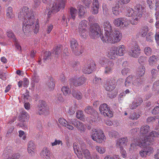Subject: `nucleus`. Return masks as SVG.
<instances>
[{"mask_svg":"<svg viewBox=\"0 0 159 159\" xmlns=\"http://www.w3.org/2000/svg\"><path fill=\"white\" fill-rule=\"evenodd\" d=\"M134 9V10L129 8L126 11V16L132 17L130 22L133 25H136L138 23L145 12L144 7L139 4H136Z\"/></svg>","mask_w":159,"mask_h":159,"instance_id":"f257e3e1","label":"nucleus"},{"mask_svg":"<svg viewBox=\"0 0 159 159\" xmlns=\"http://www.w3.org/2000/svg\"><path fill=\"white\" fill-rule=\"evenodd\" d=\"M158 136V133L157 132L152 131L147 137H144L140 139H134L132 141L130 149L132 150L134 149L137 145L141 147H146L149 145L151 142H153Z\"/></svg>","mask_w":159,"mask_h":159,"instance_id":"f03ea898","label":"nucleus"},{"mask_svg":"<svg viewBox=\"0 0 159 159\" xmlns=\"http://www.w3.org/2000/svg\"><path fill=\"white\" fill-rule=\"evenodd\" d=\"M122 34L120 31L115 30L102 36L101 38L104 42L114 43L119 42L122 38Z\"/></svg>","mask_w":159,"mask_h":159,"instance_id":"7ed1b4c3","label":"nucleus"},{"mask_svg":"<svg viewBox=\"0 0 159 159\" xmlns=\"http://www.w3.org/2000/svg\"><path fill=\"white\" fill-rule=\"evenodd\" d=\"M34 14L32 11L29 10L27 7H24L20 9L18 13V17L20 20H28L29 21H34Z\"/></svg>","mask_w":159,"mask_h":159,"instance_id":"20e7f679","label":"nucleus"},{"mask_svg":"<svg viewBox=\"0 0 159 159\" xmlns=\"http://www.w3.org/2000/svg\"><path fill=\"white\" fill-rule=\"evenodd\" d=\"M29 20H26L24 21L23 26V30L25 34L28 32L33 31L35 33H37L39 30V25L38 23L33 25L34 22H31Z\"/></svg>","mask_w":159,"mask_h":159,"instance_id":"39448f33","label":"nucleus"},{"mask_svg":"<svg viewBox=\"0 0 159 159\" xmlns=\"http://www.w3.org/2000/svg\"><path fill=\"white\" fill-rule=\"evenodd\" d=\"M66 1V0H55L52 4L49 5L48 16H50L52 13L58 12L61 8H64Z\"/></svg>","mask_w":159,"mask_h":159,"instance_id":"423d86ee","label":"nucleus"},{"mask_svg":"<svg viewBox=\"0 0 159 159\" xmlns=\"http://www.w3.org/2000/svg\"><path fill=\"white\" fill-rule=\"evenodd\" d=\"M99 63L102 65L105 66L104 72V74H109L112 73L115 65L113 61L106 57H102L100 59Z\"/></svg>","mask_w":159,"mask_h":159,"instance_id":"0eeeda50","label":"nucleus"},{"mask_svg":"<svg viewBox=\"0 0 159 159\" xmlns=\"http://www.w3.org/2000/svg\"><path fill=\"white\" fill-rule=\"evenodd\" d=\"M92 131L93 134L91 137L94 141L99 143H102L105 141L106 138L102 130H97L96 129H92Z\"/></svg>","mask_w":159,"mask_h":159,"instance_id":"6e6552de","label":"nucleus"},{"mask_svg":"<svg viewBox=\"0 0 159 159\" xmlns=\"http://www.w3.org/2000/svg\"><path fill=\"white\" fill-rule=\"evenodd\" d=\"M89 35L91 38L95 39L100 36L101 30L99 26L97 24L91 25L89 28Z\"/></svg>","mask_w":159,"mask_h":159,"instance_id":"1a4fd4ad","label":"nucleus"},{"mask_svg":"<svg viewBox=\"0 0 159 159\" xmlns=\"http://www.w3.org/2000/svg\"><path fill=\"white\" fill-rule=\"evenodd\" d=\"M137 146H139L140 147L143 148H144L141 149L139 152V155L140 156L142 157H146L147 155H149L151 153H152L153 151V149L152 148L150 147L149 145L147 146L146 147H141L139 145H137L135 148H134V149H136V147ZM130 147L129 148V150H132L131 149H130ZM134 150V149H133Z\"/></svg>","mask_w":159,"mask_h":159,"instance_id":"9d476101","label":"nucleus"},{"mask_svg":"<svg viewBox=\"0 0 159 159\" xmlns=\"http://www.w3.org/2000/svg\"><path fill=\"white\" fill-rule=\"evenodd\" d=\"M87 21L83 20L80 22L79 27V33L80 36L83 38H86L87 35L86 33Z\"/></svg>","mask_w":159,"mask_h":159,"instance_id":"9b49d317","label":"nucleus"},{"mask_svg":"<svg viewBox=\"0 0 159 159\" xmlns=\"http://www.w3.org/2000/svg\"><path fill=\"white\" fill-rule=\"evenodd\" d=\"M141 50L138 46H135L132 47L128 52L129 55L131 57L137 58L140 55Z\"/></svg>","mask_w":159,"mask_h":159,"instance_id":"f8f14e48","label":"nucleus"},{"mask_svg":"<svg viewBox=\"0 0 159 159\" xmlns=\"http://www.w3.org/2000/svg\"><path fill=\"white\" fill-rule=\"evenodd\" d=\"M70 43L71 50L75 55H79L82 53V52L79 51L78 44L75 39H71L70 40Z\"/></svg>","mask_w":159,"mask_h":159,"instance_id":"ddd939ff","label":"nucleus"},{"mask_svg":"<svg viewBox=\"0 0 159 159\" xmlns=\"http://www.w3.org/2000/svg\"><path fill=\"white\" fill-rule=\"evenodd\" d=\"M48 110V107L45 102L43 100H40L38 106L37 114L41 115L47 111Z\"/></svg>","mask_w":159,"mask_h":159,"instance_id":"4468645a","label":"nucleus"},{"mask_svg":"<svg viewBox=\"0 0 159 159\" xmlns=\"http://www.w3.org/2000/svg\"><path fill=\"white\" fill-rule=\"evenodd\" d=\"M114 25L117 27H126L129 25L125 19L119 18L115 19L113 22Z\"/></svg>","mask_w":159,"mask_h":159,"instance_id":"2eb2a0df","label":"nucleus"},{"mask_svg":"<svg viewBox=\"0 0 159 159\" xmlns=\"http://www.w3.org/2000/svg\"><path fill=\"white\" fill-rule=\"evenodd\" d=\"M113 80L115 81V82L110 81L109 80H107L106 81V83L104 85V87L105 89L107 91H111L113 90L116 87L115 79H113Z\"/></svg>","mask_w":159,"mask_h":159,"instance_id":"dca6fc26","label":"nucleus"},{"mask_svg":"<svg viewBox=\"0 0 159 159\" xmlns=\"http://www.w3.org/2000/svg\"><path fill=\"white\" fill-rule=\"evenodd\" d=\"M27 147L28 152L30 155L32 156H34L36 146L34 142L32 141H29L28 143Z\"/></svg>","mask_w":159,"mask_h":159,"instance_id":"f3484780","label":"nucleus"},{"mask_svg":"<svg viewBox=\"0 0 159 159\" xmlns=\"http://www.w3.org/2000/svg\"><path fill=\"white\" fill-rule=\"evenodd\" d=\"M95 65L93 62L85 66L83 69V72L85 74H89L92 73L95 68Z\"/></svg>","mask_w":159,"mask_h":159,"instance_id":"a211bd4d","label":"nucleus"},{"mask_svg":"<svg viewBox=\"0 0 159 159\" xmlns=\"http://www.w3.org/2000/svg\"><path fill=\"white\" fill-rule=\"evenodd\" d=\"M116 47H111L108 51V57L111 59H115L118 56Z\"/></svg>","mask_w":159,"mask_h":159,"instance_id":"6ab92c4d","label":"nucleus"},{"mask_svg":"<svg viewBox=\"0 0 159 159\" xmlns=\"http://www.w3.org/2000/svg\"><path fill=\"white\" fill-rule=\"evenodd\" d=\"M73 147L75 152L78 157L80 159H82L83 158V155L82 154L79 144L76 143H75L73 144Z\"/></svg>","mask_w":159,"mask_h":159,"instance_id":"aec40b11","label":"nucleus"},{"mask_svg":"<svg viewBox=\"0 0 159 159\" xmlns=\"http://www.w3.org/2000/svg\"><path fill=\"white\" fill-rule=\"evenodd\" d=\"M40 155L44 159H50V152L47 148H44L41 152Z\"/></svg>","mask_w":159,"mask_h":159,"instance_id":"412c9836","label":"nucleus"},{"mask_svg":"<svg viewBox=\"0 0 159 159\" xmlns=\"http://www.w3.org/2000/svg\"><path fill=\"white\" fill-rule=\"evenodd\" d=\"M143 102V99L141 98H139L133 102L132 104L129 106V108L131 109H135L137 107L140 105Z\"/></svg>","mask_w":159,"mask_h":159,"instance_id":"4be33fe9","label":"nucleus"},{"mask_svg":"<svg viewBox=\"0 0 159 159\" xmlns=\"http://www.w3.org/2000/svg\"><path fill=\"white\" fill-rule=\"evenodd\" d=\"M85 80L86 79L84 77H81L77 79L74 80L72 82L75 86H78L84 84Z\"/></svg>","mask_w":159,"mask_h":159,"instance_id":"5701e85b","label":"nucleus"},{"mask_svg":"<svg viewBox=\"0 0 159 159\" xmlns=\"http://www.w3.org/2000/svg\"><path fill=\"white\" fill-rule=\"evenodd\" d=\"M103 25L104 30L105 31L104 35L105 34H107V33H109L112 31V26L109 21H106L104 22Z\"/></svg>","mask_w":159,"mask_h":159,"instance_id":"b1692460","label":"nucleus"},{"mask_svg":"<svg viewBox=\"0 0 159 159\" xmlns=\"http://www.w3.org/2000/svg\"><path fill=\"white\" fill-rule=\"evenodd\" d=\"M58 121L60 124L63 126L66 127L70 130H72L74 129L73 126L68 123V121L64 119L60 118Z\"/></svg>","mask_w":159,"mask_h":159,"instance_id":"393cba45","label":"nucleus"},{"mask_svg":"<svg viewBox=\"0 0 159 159\" xmlns=\"http://www.w3.org/2000/svg\"><path fill=\"white\" fill-rule=\"evenodd\" d=\"M147 3L150 9H151L155 4L156 9H159V0H147Z\"/></svg>","mask_w":159,"mask_h":159,"instance_id":"a878e982","label":"nucleus"},{"mask_svg":"<svg viewBox=\"0 0 159 159\" xmlns=\"http://www.w3.org/2000/svg\"><path fill=\"white\" fill-rule=\"evenodd\" d=\"M127 142V138H123L118 139L116 143L117 147L119 148H123L126 145V143Z\"/></svg>","mask_w":159,"mask_h":159,"instance_id":"bb28decb","label":"nucleus"},{"mask_svg":"<svg viewBox=\"0 0 159 159\" xmlns=\"http://www.w3.org/2000/svg\"><path fill=\"white\" fill-rule=\"evenodd\" d=\"M149 126L148 125H145L141 126L140 129V134L145 137L149 132Z\"/></svg>","mask_w":159,"mask_h":159,"instance_id":"cd10ccee","label":"nucleus"},{"mask_svg":"<svg viewBox=\"0 0 159 159\" xmlns=\"http://www.w3.org/2000/svg\"><path fill=\"white\" fill-rule=\"evenodd\" d=\"M143 79L141 77H138L137 76L136 79L133 82L132 84L136 87L141 86L143 84Z\"/></svg>","mask_w":159,"mask_h":159,"instance_id":"c85d7f7f","label":"nucleus"},{"mask_svg":"<svg viewBox=\"0 0 159 159\" xmlns=\"http://www.w3.org/2000/svg\"><path fill=\"white\" fill-rule=\"evenodd\" d=\"M75 125L77 129L81 133L84 132L86 130V128L84 125V124L81 122L79 121H77V123Z\"/></svg>","mask_w":159,"mask_h":159,"instance_id":"c756f323","label":"nucleus"},{"mask_svg":"<svg viewBox=\"0 0 159 159\" xmlns=\"http://www.w3.org/2000/svg\"><path fill=\"white\" fill-rule=\"evenodd\" d=\"M29 116L28 113L25 111H23L19 117V120L24 122L28 120Z\"/></svg>","mask_w":159,"mask_h":159,"instance_id":"7c9ffc66","label":"nucleus"},{"mask_svg":"<svg viewBox=\"0 0 159 159\" xmlns=\"http://www.w3.org/2000/svg\"><path fill=\"white\" fill-rule=\"evenodd\" d=\"M116 50L118 56H123L126 52L125 46L123 45H120L117 47H116Z\"/></svg>","mask_w":159,"mask_h":159,"instance_id":"2f4dec72","label":"nucleus"},{"mask_svg":"<svg viewBox=\"0 0 159 159\" xmlns=\"http://www.w3.org/2000/svg\"><path fill=\"white\" fill-rule=\"evenodd\" d=\"M84 111L88 114L91 115H94L96 114V111L92 107L89 106L86 107Z\"/></svg>","mask_w":159,"mask_h":159,"instance_id":"473e14b6","label":"nucleus"},{"mask_svg":"<svg viewBox=\"0 0 159 159\" xmlns=\"http://www.w3.org/2000/svg\"><path fill=\"white\" fill-rule=\"evenodd\" d=\"M145 72V67L143 65H141L138 68L137 76H138V77H142L144 75Z\"/></svg>","mask_w":159,"mask_h":159,"instance_id":"72a5a7b5","label":"nucleus"},{"mask_svg":"<svg viewBox=\"0 0 159 159\" xmlns=\"http://www.w3.org/2000/svg\"><path fill=\"white\" fill-rule=\"evenodd\" d=\"M109 107L106 103H103L99 107V110L101 114L103 115H106V111H107Z\"/></svg>","mask_w":159,"mask_h":159,"instance_id":"f704fd0d","label":"nucleus"},{"mask_svg":"<svg viewBox=\"0 0 159 159\" xmlns=\"http://www.w3.org/2000/svg\"><path fill=\"white\" fill-rule=\"evenodd\" d=\"M158 60V58L157 56L152 55L148 59L149 64L151 66H153L156 64Z\"/></svg>","mask_w":159,"mask_h":159,"instance_id":"c9c22d12","label":"nucleus"},{"mask_svg":"<svg viewBox=\"0 0 159 159\" xmlns=\"http://www.w3.org/2000/svg\"><path fill=\"white\" fill-rule=\"evenodd\" d=\"M73 96L78 100L81 99L82 98V93L78 90H73L72 91Z\"/></svg>","mask_w":159,"mask_h":159,"instance_id":"e433bc0d","label":"nucleus"},{"mask_svg":"<svg viewBox=\"0 0 159 159\" xmlns=\"http://www.w3.org/2000/svg\"><path fill=\"white\" fill-rule=\"evenodd\" d=\"M63 49V47L61 45L57 46L56 48H54L53 53L55 54V57H58Z\"/></svg>","mask_w":159,"mask_h":159,"instance_id":"4c0bfd02","label":"nucleus"},{"mask_svg":"<svg viewBox=\"0 0 159 159\" xmlns=\"http://www.w3.org/2000/svg\"><path fill=\"white\" fill-rule=\"evenodd\" d=\"M6 16L8 18H13L15 16L13 12L12 8L9 7L7 9Z\"/></svg>","mask_w":159,"mask_h":159,"instance_id":"58836bf2","label":"nucleus"},{"mask_svg":"<svg viewBox=\"0 0 159 159\" xmlns=\"http://www.w3.org/2000/svg\"><path fill=\"white\" fill-rule=\"evenodd\" d=\"M77 11L76 9L73 7H71L70 9V15L68 18V20L69 18H72L73 20L75 19V17L77 15Z\"/></svg>","mask_w":159,"mask_h":159,"instance_id":"ea45409f","label":"nucleus"},{"mask_svg":"<svg viewBox=\"0 0 159 159\" xmlns=\"http://www.w3.org/2000/svg\"><path fill=\"white\" fill-rule=\"evenodd\" d=\"M76 117L82 121L85 120V116L82 111L78 110L76 112Z\"/></svg>","mask_w":159,"mask_h":159,"instance_id":"a19ab883","label":"nucleus"},{"mask_svg":"<svg viewBox=\"0 0 159 159\" xmlns=\"http://www.w3.org/2000/svg\"><path fill=\"white\" fill-rule=\"evenodd\" d=\"M47 85L49 90L53 89L55 87L54 80L53 78L50 79L47 83Z\"/></svg>","mask_w":159,"mask_h":159,"instance_id":"79ce46f5","label":"nucleus"},{"mask_svg":"<svg viewBox=\"0 0 159 159\" xmlns=\"http://www.w3.org/2000/svg\"><path fill=\"white\" fill-rule=\"evenodd\" d=\"M79 10V15L80 17L83 16L85 13V8L84 7L81 5H79L78 7Z\"/></svg>","mask_w":159,"mask_h":159,"instance_id":"37998d69","label":"nucleus"},{"mask_svg":"<svg viewBox=\"0 0 159 159\" xmlns=\"http://www.w3.org/2000/svg\"><path fill=\"white\" fill-rule=\"evenodd\" d=\"M81 153L83 155L86 159H89L91 156L90 152L89 150L87 149L82 150Z\"/></svg>","mask_w":159,"mask_h":159,"instance_id":"c03bdc74","label":"nucleus"},{"mask_svg":"<svg viewBox=\"0 0 159 159\" xmlns=\"http://www.w3.org/2000/svg\"><path fill=\"white\" fill-rule=\"evenodd\" d=\"M51 53L49 52H46L44 53L43 57V62L46 63L50 59Z\"/></svg>","mask_w":159,"mask_h":159,"instance_id":"a18cd8bd","label":"nucleus"},{"mask_svg":"<svg viewBox=\"0 0 159 159\" xmlns=\"http://www.w3.org/2000/svg\"><path fill=\"white\" fill-rule=\"evenodd\" d=\"M132 80V76L129 75L128 76L125 80V85L126 87H128L131 85V81Z\"/></svg>","mask_w":159,"mask_h":159,"instance_id":"49530a36","label":"nucleus"},{"mask_svg":"<svg viewBox=\"0 0 159 159\" xmlns=\"http://www.w3.org/2000/svg\"><path fill=\"white\" fill-rule=\"evenodd\" d=\"M119 4H117L113 7L112 8V12L114 14L117 16L119 14Z\"/></svg>","mask_w":159,"mask_h":159,"instance_id":"de8ad7c7","label":"nucleus"},{"mask_svg":"<svg viewBox=\"0 0 159 159\" xmlns=\"http://www.w3.org/2000/svg\"><path fill=\"white\" fill-rule=\"evenodd\" d=\"M95 149L97 152L101 154L104 153L106 151V148L102 147L99 146H97L95 147Z\"/></svg>","mask_w":159,"mask_h":159,"instance_id":"09e8293b","label":"nucleus"},{"mask_svg":"<svg viewBox=\"0 0 159 159\" xmlns=\"http://www.w3.org/2000/svg\"><path fill=\"white\" fill-rule=\"evenodd\" d=\"M7 35L8 37L12 39L13 41H16V39L11 31L8 30L7 31Z\"/></svg>","mask_w":159,"mask_h":159,"instance_id":"8fccbe9b","label":"nucleus"},{"mask_svg":"<svg viewBox=\"0 0 159 159\" xmlns=\"http://www.w3.org/2000/svg\"><path fill=\"white\" fill-rule=\"evenodd\" d=\"M30 98V97L29 94V91L26 90V93L23 94L21 96V99L25 102Z\"/></svg>","mask_w":159,"mask_h":159,"instance_id":"3c124183","label":"nucleus"},{"mask_svg":"<svg viewBox=\"0 0 159 159\" xmlns=\"http://www.w3.org/2000/svg\"><path fill=\"white\" fill-rule=\"evenodd\" d=\"M140 116V115L138 113L135 112L131 114L129 117V118L133 120H135L138 119Z\"/></svg>","mask_w":159,"mask_h":159,"instance_id":"603ef678","label":"nucleus"},{"mask_svg":"<svg viewBox=\"0 0 159 159\" xmlns=\"http://www.w3.org/2000/svg\"><path fill=\"white\" fill-rule=\"evenodd\" d=\"M61 91L63 92L64 94L65 95L70 93H71L70 89L66 86L63 87L61 89Z\"/></svg>","mask_w":159,"mask_h":159,"instance_id":"864d4df0","label":"nucleus"},{"mask_svg":"<svg viewBox=\"0 0 159 159\" xmlns=\"http://www.w3.org/2000/svg\"><path fill=\"white\" fill-rule=\"evenodd\" d=\"M146 60L147 57H146L143 56H140L138 59V61L139 63L140 64L142 65H143L144 64L145 62L146 61Z\"/></svg>","mask_w":159,"mask_h":159,"instance_id":"5fc2aeb1","label":"nucleus"},{"mask_svg":"<svg viewBox=\"0 0 159 159\" xmlns=\"http://www.w3.org/2000/svg\"><path fill=\"white\" fill-rule=\"evenodd\" d=\"M33 81L35 83H38L39 80V78L38 74L36 72H34V73L32 78Z\"/></svg>","mask_w":159,"mask_h":159,"instance_id":"6e6d98bb","label":"nucleus"},{"mask_svg":"<svg viewBox=\"0 0 159 159\" xmlns=\"http://www.w3.org/2000/svg\"><path fill=\"white\" fill-rule=\"evenodd\" d=\"M144 53L147 56H150L152 53V50L151 48L149 47H146L145 48Z\"/></svg>","mask_w":159,"mask_h":159,"instance_id":"4d7b16f0","label":"nucleus"},{"mask_svg":"<svg viewBox=\"0 0 159 159\" xmlns=\"http://www.w3.org/2000/svg\"><path fill=\"white\" fill-rule=\"evenodd\" d=\"M100 3L98 0H93L92 7L99 8Z\"/></svg>","mask_w":159,"mask_h":159,"instance_id":"13d9d810","label":"nucleus"},{"mask_svg":"<svg viewBox=\"0 0 159 159\" xmlns=\"http://www.w3.org/2000/svg\"><path fill=\"white\" fill-rule=\"evenodd\" d=\"M148 28L147 27H144L142 29V30L141 32V36L143 37H145L147 34L148 32Z\"/></svg>","mask_w":159,"mask_h":159,"instance_id":"bf43d9fd","label":"nucleus"},{"mask_svg":"<svg viewBox=\"0 0 159 159\" xmlns=\"http://www.w3.org/2000/svg\"><path fill=\"white\" fill-rule=\"evenodd\" d=\"M82 2L86 8H89L92 2L91 0H82Z\"/></svg>","mask_w":159,"mask_h":159,"instance_id":"052dcab7","label":"nucleus"},{"mask_svg":"<svg viewBox=\"0 0 159 159\" xmlns=\"http://www.w3.org/2000/svg\"><path fill=\"white\" fill-rule=\"evenodd\" d=\"M75 111V109L74 107H70L67 111L68 114L70 115H73Z\"/></svg>","mask_w":159,"mask_h":159,"instance_id":"680f3d73","label":"nucleus"},{"mask_svg":"<svg viewBox=\"0 0 159 159\" xmlns=\"http://www.w3.org/2000/svg\"><path fill=\"white\" fill-rule=\"evenodd\" d=\"M93 83L97 84L100 85L102 84V79L100 78L96 77L93 80Z\"/></svg>","mask_w":159,"mask_h":159,"instance_id":"e2e57ef3","label":"nucleus"},{"mask_svg":"<svg viewBox=\"0 0 159 159\" xmlns=\"http://www.w3.org/2000/svg\"><path fill=\"white\" fill-rule=\"evenodd\" d=\"M106 112V115H103L105 116H107L109 117H112L113 115V113L112 111L110 110V108H109L107 110V111H105Z\"/></svg>","mask_w":159,"mask_h":159,"instance_id":"0e129e2a","label":"nucleus"},{"mask_svg":"<svg viewBox=\"0 0 159 159\" xmlns=\"http://www.w3.org/2000/svg\"><path fill=\"white\" fill-rule=\"evenodd\" d=\"M67 121L68 124H72L75 126L78 120L76 119H69Z\"/></svg>","mask_w":159,"mask_h":159,"instance_id":"69168bd1","label":"nucleus"},{"mask_svg":"<svg viewBox=\"0 0 159 159\" xmlns=\"http://www.w3.org/2000/svg\"><path fill=\"white\" fill-rule=\"evenodd\" d=\"M129 72L130 70L129 69L126 68L123 69L121 71L122 75H127Z\"/></svg>","mask_w":159,"mask_h":159,"instance_id":"338daca9","label":"nucleus"},{"mask_svg":"<svg viewBox=\"0 0 159 159\" xmlns=\"http://www.w3.org/2000/svg\"><path fill=\"white\" fill-rule=\"evenodd\" d=\"M20 155L19 153H16L13 154L11 157H9L7 159H18L20 158Z\"/></svg>","mask_w":159,"mask_h":159,"instance_id":"774afa93","label":"nucleus"}]
</instances>
